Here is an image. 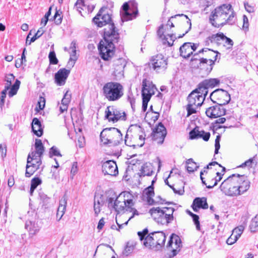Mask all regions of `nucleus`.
<instances>
[{
	"mask_svg": "<svg viewBox=\"0 0 258 258\" xmlns=\"http://www.w3.org/2000/svg\"><path fill=\"white\" fill-rule=\"evenodd\" d=\"M94 23L99 27L107 25L104 28V40L100 41L98 46L100 55L105 60H109L114 54V43L118 42L119 34L111 22L110 15L105 12L102 8L93 18Z\"/></svg>",
	"mask_w": 258,
	"mask_h": 258,
	"instance_id": "nucleus-1",
	"label": "nucleus"
},
{
	"mask_svg": "<svg viewBox=\"0 0 258 258\" xmlns=\"http://www.w3.org/2000/svg\"><path fill=\"white\" fill-rule=\"evenodd\" d=\"M134 197L127 191L120 193L117 197L112 192L104 195L96 192L94 196V210H124V208L136 210Z\"/></svg>",
	"mask_w": 258,
	"mask_h": 258,
	"instance_id": "nucleus-2",
	"label": "nucleus"
},
{
	"mask_svg": "<svg viewBox=\"0 0 258 258\" xmlns=\"http://www.w3.org/2000/svg\"><path fill=\"white\" fill-rule=\"evenodd\" d=\"M235 20L236 14L230 4L218 6L211 12V24L215 27L232 25Z\"/></svg>",
	"mask_w": 258,
	"mask_h": 258,
	"instance_id": "nucleus-3",
	"label": "nucleus"
},
{
	"mask_svg": "<svg viewBox=\"0 0 258 258\" xmlns=\"http://www.w3.org/2000/svg\"><path fill=\"white\" fill-rule=\"evenodd\" d=\"M210 87V80H206L199 84V88L194 90L187 97L186 107L187 116L196 112L198 106L202 105Z\"/></svg>",
	"mask_w": 258,
	"mask_h": 258,
	"instance_id": "nucleus-4",
	"label": "nucleus"
},
{
	"mask_svg": "<svg viewBox=\"0 0 258 258\" xmlns=\"http://www.w3.org/2000/svg\"><path fill=\"white\" fill-rule=\"evenodd\" d=\"M148 233L147 229L142 232H138V234L143 244L147 248L155 250H160L165 244L166 236L164 232L161 231L154 232L146 236Z\"/></svg>",
	"mask_w": 258,
	"mask_h": 258,
	"instance_id": "nucleus-5",
	"label": "nucleus"
},
{
	"mask_svg": "<svg viewBox=\"0 0 258 258\" xmlns=\"http://www.w3.org/2000/svg\"><path fill=\"white\" fill-rule=\"evenodd\" d=\"M104 97L109 101L119 100L124 94L123 86L119 83L110 82L104 84L102 88Z\"/></svg>",
	"mask_w": 258,
	"mask_h": 258,
	"instance_id": "nucleus-6",
	"label": "nucleus"
},
{
	"mask_svg": "<svg viewBox=\"0 0 258 258\" xmlns=\"http://www.w3.org/2000/svg\"><path fill=\"white\" fill-rule=\"evenodd\" d=\"M239 179L237 174H233L228 176L221 184V190L225 195L234 197L240 195L238 190V181Z\"/></svg>",
	"mask_w": 258,
	"mask_h": 258,
	"instance_id": "nucleus-7",
	"label": "nucleus"
},
{
	"mask_svg": "<svg viewBox=\"0 0 258 258\" xmlns=\"http://www.w3.org/2000/svg\"><path fill=\"white\" fill-rule=\"evenodd\" d=\"M100 139L103 144L112 146L118 145L122 141L120 131L115 127L104 128L100 134Z\"/></svg>",
	"mask_w": 258,
	"mask_h": 258,
	"instance_id": "nucleus-8",
	"label": "nucleus"
},
{
	"mask_svg": "<svg viewBox=\"0 0 258 258\" xmlns=\"http://www.w3.org/2000/svg\"><path fill=\"white\" fill-rule=\"evenodd\" d=\"M142 95L143 97L142 110L145 111L147 108L148 103L151 97L157 91V88L152 82L146 79L143 80Z\"/></svg>",
	"mask_w": 258,
	"mask_h": 258,
	"instance_id": "nucleus-9",
	"label": "nucleus"
},
{
	"mask_svg": "<svg viewBox=\"0 0 258 258\" xmlns=\"http://www.w3.org/2000/svg\"><path fill=\"white\" fill-rule=\"evenodd\" d=\"M105 117L109 122L113 123L119 120H125L126 119V113L114 106H108L105 111Z\"/></svg>",
	"mask_w": 258,
	"mask_h": 258,
	"instance_id": "nucleus-10",
	"label": "nucleus"
},
{
	"mask_svg": "<svg viewBox=\"0 0 258 258\" xmlns=\"http://www.w3.org/2000/svg\"><path fill=\"white\" fill-rule=\"evenodd\" d=\"M167 59L161 54L153 56L149 63L150 67L157 73L165 71L167 68Z\"/></svg>",
	"mask_w": 258,
	"mask_h": 258,
	"instance_id": "nucleus-11",
	"label": "nucleus"
},
{
	"mask_svg": "<svg viewBox=\"0 0 258 258\" xmlns=\"http://www.w3.org/2000/svg\"><path fill=\"white\" fill-rule=\"evenodd\" d=\"M166 213L165 211H149V214L158 224L164 225L171 223L173 220V212Z\"/></svg>",
	"mask_w": 258,
	"mask_h": 258,
	"instance_id": "nucleus-12",
	"label": "nucleus"
},
{
	"mask_svg": "<svg viewBox=\"0 0 258 258\" xmlns=\"http://www.w3.org/2000/svg\"><path fill=\"white\" fill-rule=\"evenodd\" d=\"M230 94L221 89H216L211 93V101L220 105H225L230 101Z\"/></svg>",
	"mask_w": 258,
	"mask_h": 258,
	"instance_id": "nucleus-13",
	"label": "nucleus"
},
{
	"mask_svg": "<svg viewBox=\"0 0 258 258\" xmlns=\"http://www.w3.org/2000/svg\"><path fill=\"white\" fill-rule=\"evenodd\" d=\"M35 150L31 151L28 154L27 162L31 163L33 160H41V158L45 150L44 147L41 140L37 139L35 140Z\"/></svg>",
	"mask_w": 258,
	"mask_h": 258,
	"instance_id": "nucleus-14",
	"label": "nucleus"
},
{
	"mask_svg": "<svg viewBox=\"0 0 258 258\" xmlns=\"http://www.w3.org/2000/svg\"><path fill=\"white\" fill-rule=\"evenodd\" d=\"M126 62L124 59L119 58L112 61V75L115 77L116 80H120L123 76V69L125 66Z\"/></svg>",
	"mask_w": 258,
	"mask_h": 258,
	"instance_id": "nucleus-15",
	"label": "nucleus"
},
{
	"mask_svg": "<svg viewBox=\"0 0 258 258\" xmlns=\"http://www.w3.org/2000/svg\"><path fill=\"white\" fill-rule=\"evenodd\" d=\"M211 166L218 165V168L213 170L212 173L214 176L213 178L211 180V188L217 185L218 182H219L222 178L223 175L225 172V168L222 166L220 164H218L217 162L212 161L210 163Z\"/></svg>",
	"mask_w": 258,
	"mask_h": 258,
	"instance_id": "nucleus-16",
	"label": "nucleus"
},
{
	"mask_svg": "<svg viewBox=\"0 0 258 258\" xmlns=\"http://www.w3.org/2000/svg\"><path fill=\"white\" fill-rule=\"evenodd\" d=\"M166 135V130L164 125L160 123L152 133V140L158 144H162Z\"/></svg>",
	"mask_w": 258,
	"mask_h": 258,
	"instance_id": "nucleus-17",
	"label": "nucleus"
},
{
	"mask_svg": "<svg viewBox=\"0 0 258 258\" xmlns=\"http://www.w3.org/2000/svg\"><path fill=\"white\" fill-rule=\"evenodd\" d=\"M180 245L181 240L180 238L177 235L172 234L167 243V248L169 250L172 251L173 256L176 255L180 250Z\"/></svg>",
	"mask_w": 258,
	"mask_h": 258,
	"instance_id": "nucleus-18",
	"label": "nucleus"
},
{
	"mask_svg": "<svg viewBox=\"0 0 258 258\" xmlns=\"http://www.w3.org/2000/svg\"><path fill=\"white\" fill-rule=\"evenodd\" d=\"M158 35L163 40V43L167 44L168 46H172L176 39L175 35L169 34L168 32L164 31V26L161 25L157 32Z\"/></svg>",
	"mask_w": 258,
	"mask_h": 258,
	"instance_id": "nucleus-19",
	"label": "nucleus"
},
{
	"mask_svg": "<svg viewBox=\"0 0 258 258\" xmlns=\"http://www.w3.org/2000/svg\"><path fill=\"white\" fill-rule=\"evenodd\" d=\"M70 73V69H66L65 68L60 69L54 75L55 83L58 86H63L66 82V80Z\"/></svg>",
	"mask_w": 258,
	"mask_h": 258,
	"instance_id": "nucleus-20",
	"label": "nucleus"
},
{
	"mask_svg": "<svg viewBox=\"0 0 258 258\" xmlns=\"http://www.w3.org/2000/svg\"><path fill=\"white\" fill-rule=\"evenodd\" d=\"M102 171L105 174L111 176H115L118 172L116 163L112 160L107 161L103 163Z\"/></svg>",
	"mask_w": 258,
	"mask_h": 258,
	"instance_id": "nucleus-21",
	"label": "nucleus"
},
{
	"mask_svg": "<svg viewBox=\"0 0 258 258\" xmlns=\"http://www.w3.org/2000/svg\"><path fill=\"white\" fill-rule=\"evenodd\" d=\"M123 12L121 14L122 21H127L135 18L137 15L138 11L136 10L132 13L127 3H124L122 6Z\"/></svg>",
	"mask_w": 258,
	"mask_h": 258,
	"instance_id": "nucleus-22",
	"label": "nucleus"
},
{
	"mask_svg": "<svg viewBox=\"0 0 258 258\" xmlns=\"http://www.w3.org/2000/svg\"><path fill=\"white\" fill-rule=\"evenodd\" d=\"M197 46L195 44L192 45L191 43H184L180 47V55L184 58H188L195 51Z\"/></svg>",
	"mask_w": 258,
	"mask_h": 258,
	"instance_id": "nucleus-23",
	"label": "nucleus"
},
{
	"mask_svg": "<svg viewBox=\"0 0 258 258\" xmlns=\"http://www.w3.org/2000/svg\"><path fill=\"white\" fill-rule=\"evenodd\" d=\"M237 175H238L239 179L238 181V190H239L240 195H241L249 188L250 182L247 177L244 175L237 174Z\"/></svg>",
	"mask_w": 258,
	"mask_h": 258,
	"instance_id": "nucleus-24",
	"label": "nucleus"
},
{
	"mask_svg": "<svg viewBox=\"0 0 258 258\" xmlns=\"http://www.w3.org/2000/svg\"><path fill=\"white\" fill-rule=\"evenodd\" d=\"M210 138V133H205L203 130H200L198 127L195 128L189 133V138L196 139L203 138L205 141H208Z\"/></svg>",
	"mask_w": 258,
	"mask_h": 258,
	"instance_id": "nucleus-25",
	"label": "nucleus"
},
{
	"mask_svg": "<svg viewBox=\"0 0 258 258\" xmlns=\"http://www.w3.org/2000/svg\"><path fill=\"white\" fill-rule=\"evenodd\" d=\"M184 17L186 19H187L188 21H187V24L188 25V29L185 31V33H183L182 35L179 36L178 38H182L185 34H186L191 29V23L190 20L188 18L187 16L184 15V14H178L175 15L174 16H172L170 17V18L169 19V20L167 22V24L164 26V31H168V28L170 27V28L174 27V26L173 25V22L171 21V19L176 18V17Z\"/></svg>",
	"mask_w": 258,
	"mask_h": 258,
	"instance_id": "nucleus-26",
	"label": "nucleus"
},
{
	"mask_svg": "<svg viewBox=\"0 0 258 258\" xmlns=\"http://www.w3.org/2000/svg\"><path fill=\"white\" fill-rule=\"evenodd\" d=\"M192 210L198 209H207L208 208L207 199L205 197L195 198L191 205Z\"/></svg>",
	"mask_w": 258,
	"mask_h": 258,
	"instance_id": "nucleus-27",
	"label": "nucleus"
},
{
	"mask_svg": "<svg viewBox=\"0 0 258 258\" xmlns=\"http://www.w3.org/2000/svg\"><path fill=\"white\" fill-rule=\"evenodd\" d=\"M25 228L31 236L36 234L40 230V227L35 221H28L25 224Z\"/></svg>",
	"mask_w": 258,
	"mask_h": 258,
	"instance_id": "nucleus-28",
	"label": "nucleus"
},
{
	"mask_svg": "<svg viewBox=\"0 0 258 258\" xmlns=\"http://www.w3.org/2000/svg\"><path fill=\"white\" fill-rule=\"evenodd\" d=\"M222 105L217 104L211 106V119L220 117L225 114V110Z\"/></svg>",
	"mask_w": 258,
	"mask_h": 258,
	"instance_id": "nucleus-29",
	"label": "nucleus"
},
{
	"mask_svg": "<svg viewBox=\"0 0 258 258\" xmlns=\"http://www.w3.org/2000/svg\"><path fill=\"white\" fill-rule=\"evenodd\" d=\"M28 163L26 165V170L25 172V176L27 177H30L34 173L40 168V166L42 164L41 160L36 161V163Z\"/></svg>",
	"mask_w": 258,
	"mask_h": 258,
	"instance_id": "nucleus-30",
	"label": "nucleus"
},
{
	"mask_svg": "<svg viewBox=\"0 0 258 258\" xmlns=\"http://www.w3.org/2000/svg\"><path fill=\"white\" fill-rule=\"evenodd\" d=\"M76 45V43L75 42H72L70 47V58L68 62V68L70 69L74 66L75 62L77 59Z\"/></svg>",
	"mask_w": 258,
	"mask_h": 258,
	"instance_id": "nucleus-31",
	"label": "nucleus"
},
{
	"mask_svg": "<svg viewBox=\"0 0 258 258\" xmlns=\"http://www.w3.org/2000/svg\"><path fill=\"white\" fill-rule=\"evenodd\" d=\"M32 129L34 134L41 137L43 134V130L40 121L37 118H34L32 122Z\"/></svg>",
	"mask_w": 258,
	"mask_h": 258,
	"instance_id": "nucleus-32",
	"label": "nucleus"
},
{
	"mask_svg": "<svg viewBox=\"0 0 258 258\" xmlns=\"http://www.w3.org/2000/svg\"><path fill=\"white\" fill-rule=\"evenodd\" d=\"M71 94L69 91H67L63 96L61 100V104L59 107V110L61 113L67 111L68 109L69 104L71 101Z\"/></svg>",
	"mask_w": 258,
	"mask_h": 258,
	"instance_id": "nucleus-33",
	"label": "nucleus"
},
{
	"mask_svg": "<svg viewBox=\"0 0 258 258\" xmlns=\"http://www.w3.org/2000/svg\"><path fill=\"white\" fill-rule=\"evenodd\" d=\"M140 173V176H150L153 172L152 166L150 163H146L142 166Z\"/></svg>",
	"mask_w": 258,
	"mask_h": 258,
	"instance_id": "nucleus-34",
	"label": "nucleus"
},
{
	"mask_svg": "<svg viewBox=\"0 0 258 258\" xmlns=\"http://www.w3.org/2000/svg\"><path fill=\"white\" fill-rule=\"evenodd\" d=\"M223 33L219 32L211 36V43L213 44H216L220 46L222 44L223 37L224 36Z\"/></svg>",
	"mask_w": 258,
	"mask_h": 258,
	"instance_id": "nucleus-35",
	"label": "nucleus"
},
{
	"mask_svg": "<svg viewBox=\"0 0 258 258\" xmlns=\"http://www.w3.org/2000/svg\"><path fill=\"white\" fill-rule=\"evenodd\" d=\"M136 245V243L135 241H128L126 243L125 247L122 252L123 254L125 256H128L133 251Z\"/></svg>",
	"mask_w": 258,
	"mask_h": 258,
	"instance_id": "nucleus-36",
	"label": "nucleus"
},
{
	"mask_svg": "<svg viewBox=\"0 0 258 258\" xmlns=\"http://www.w3.org/2000/svg\"><path fill=\"white\" fill-rule=\"evenodd\" d=\"M222 41V42L221 45L225 47L227 49H232L234 43L231 39L224 35V37H223V40Z\"/></svg>",
	"mask_w": 258,
	"mask_h": 258,
	"instance_id": "nucleus-37",
	"label": "nucleus"
},
{
	"mask_svg": "<svg viewBox=\"0 0 258 258\" xmlns=\"http://www.w3.org/2000/svg\"><path fill=\"white\" fill-rule=\"evenodd\" d=\"M186 169L188 172H193L198 167L197 163L192 159H189L186 161Z\"/></svg>",
	"mask_w": 258,
	"mask_h": 258,
	"instance_id": "nucleus-38",
	"label": "nucleus"
},
{
	"mask_svg": "<svg viewBox=\"0 0 258 258\" xmlns=\"http://www.w3.org/2000/svg\"><path fill=\"white\" fill-rule=\"evenodd\" d=\"M249 229L250 231L252 232L258 231V215H256L252 219L249 225Z\"/></svg>",
	"mask_w": 258,
	"mask_h": 258,
	"instance_id": "nucleus-39",
	"label": "nucleus"
},
{
	"mask_svg": "<svg viewBox=\"0 0 258 258\" xmlns=\"http://www.w3.org/2000/svg\"><path fill=\"white\" fill-rule=\"evenodd\" d=\"M211 57H212V59H211V66L214 64L215 62H219V59L220 58V53L217 51L213 50L211 49Z\"/></svg>",
	"mask_w": 258,
	"mask_h": 258,
	"instance_id": "nucleus-40",
	"label": "nucleus"
},
{
	"mask_svg": "<svg viewBox=\"0 0 258 258\" xmlns=\"http://www.w3.org/2000/svg\"><path fill=\"white\" fill-rule=\"evenodd\" d=\"M15 77L12 74H8L6 76L5 81L7 82L5 87L6 89H10L12 85V82L14 80Z\"/></svg>",
	"mask_w": 258,
	"mask_h": 258,
	"instance_id": "nucleus-41",
	"label": "nucleus"
},
{
	"mask_svg": "<svg viewBox=\"0 0 258 258\" xmlns=\"http://www.w3.org/2000/svg\"><path fill=\"white\" fill-rule=\"evenodd\" d=\"M41 180L38 177H34L31 180L30 191L32 194L37 186L41 183Z\"/></svg>",
	"mask_w": 258,
	"mask_h": 258,
	"instance_id": "nucleus-42",
	"label": "nucleus"
},
{
	"mask_svg": "<svg viewBox=\"0 0 258 258\" xmlns=\"http://www.w3.org/2000/svg\"><path fill=\"white\" fill-rule=\"evenodd\" d=\"M186 212L189 215H190L192 217V220L194 222L196 226V229L198 230H200V222L199 221V216L198 215L191 213L190 212V211H186Z\"/></svg>",
	"mask_w": 258,
	"mask_h": 258,
	"instance_id": "nucleus-43",
	"label": "nucleus"
},
{
	"mask_svg": "<svg viewBox=\"0 0 258 258\" xmlns=\"http://www.w3.org/2000/svg\"><path fill=\"white\" fill-rule=\"evenodd\" d=\"M245 227L244 225H240L233 230L232 234L237 236L239 238L243 233Z\"/></svg>",
	"mask_w": 258,
	"mask_h": 258,
	"instance_id": "nucleus-44",
	"label": "nucleus"
},
{
	"mask_svg": "<svg viewBox=\"0 0 258 258\" xmlns=\"http://www.w3.org/2000/svg\"><path fill=\"white\" fill-rule=\"evenodd\" d=\"M44 32V31L42 29V28H40L39 30H38L35 34L31 38L28 44L30 45L32 42H34L37 39L42 36Z\"/></svg>",
	"mask_w": 258,
	"mask_h": 258,
	"instance_id": "nucleus-45",
	"label": "nucleus"
},
{
	"mask_svg": "<svg viewBox=\"0 0 258 258\" xmlns=\"http://www.w3.org/2000/svg\"><path fill=\"white\" fill-rule=\"evenodd\" d=\"M144 194L146 195L148 198H151L154 196V188L152 185H150L146 188L144 191Z\"/></svg>",
	"mask_w": 258,
	"mask_h": 258,
	"instance_id": "nucleus-46",
	"label": "nucleus"
},
{
	"mask_svg": "<svg viewBox=\"0 0 258 258\" xmlns=\"http://www.w3.org/2000/svg\"><path fill=\"white\" fill-rule=\"evenodd\" d=\"M221 139V136L218 133V135H217L215 141V155H214V159H216L215 157V154H217L218 153L219 150L220 148V141Z\"/></svg>",
	"mask_w": 258,
	"mask_h": 258,
	"instance_id": "nucleus-47",
	"label": "nucleus"
},
{
	"mask_svg": "<svg viewBox=\"0 0 258 258\" xmlns=\"http://www.w3.org/2000/svg\"><path fill=\"white\" fill-rule=\"evenodd\" d=\"M48 58L50 63L53 64H57L58 61L56 57L55 53L54 51H52L49 52V54L48 55Z\"/></svg>",
	"mask_w": 258,
	"mask_h": 258,
	"instance_id": "nucleus-48",
	"label": "nucleus"
},
{
	"mask_svg": "<svg viewBox=\"0 0 258 258\" xmlns=\"http://www.w3.org/2000/svg\"><path fill=\"white\" fill-rule=\"evenodd\" d=\"M98 249L106 251L107 254H109L111 252V250H113L112 247L107 244H101L98 246L97 250Z\"/></svg>",
	"mask_w": 258,
	"mask_h": 258,
	"instance_id": "nucleus-49",
	"label": "nucleus"
},
{
	"mask_svg": "<svg viewBox=\"0 0 258 258\" xmlns=\"http://www.w3.org/2000/svg\"><path fill=\"white\" fill-rule=\"evenodd\" d=\"M238 239L239 238L237 237V236L232 233L231 236L227 239L226 243L228 245H232L236 242Z\"/></svg>",
	"mask_w": 258,
	"mask_h": 258,
	"instance_id": "nucleus-50",
	"label": "nucleus"
},
{
	"mask_svg": "<svg viewBox=\"0 0 258 258\" xmlns=\"http://www.w3.org/2000/svg\"><path fill=\"white\" fill-rule=\"evenodd\" d=\"M50 156H61V154L60 153L59 150L57 148L54 146H53L51 148L49 152Z\"/></svg>",
	"mask_w": 258,
	"mask_h": 258,
	"instance_id": "nucleus-51",
	"label": "nucleus"
},
{
	"mask_svg": "<svg viewBox=\"0 0 258 258\" xmlns=\"http://www.w3.org/2000/svg\"><path fill=\"white\" fill-rule=\"evenodd\" d=\"M145 135L143 132L141 133V134L139 135V141L137 144V146L139 147H142L145 143Z\"/></svg>",
	"mask_w": 258,
	"mask_h": 258,
	"instance_id": "nucleus-52",
	"label": "nucleus"
},
{
	"mask_svg": "<svg viewBox=\"0 0 258 258\" xmlns=\"http://www.w3.org/2000/svg\"><path fill=\"white\" fill-rule=\"evenodd\" d=\"M67 199L65 197H63L59 201V205L58 210H65L66 208Z\"/></svg>",
	"mask_w": 258,
	"mask_h": 258,
	"instance_id": "nucleus-53",
	"label": "nucleus"
},
{
	"mask_svg": "<svg viewBox=\"0 0 258 258\" xmlns=\"http://www.w3.org/2000/svg\"><path fill=\"white\" fill-rule=\"evenodd\" d=\"M244 6L245 10L249 13H252L254 12V7L251 5H250L247 2L244 3Z\"/></svg>",
	"mask_w": 258,
	"mask_h": 258,
	"instance_id": "nucleus-54",
	"label": "nucleus"
},
{
	"mask_svg": "<svg viewBox=\"0 0 258 258\" xmlns=\"http://www.w3.org/2000/svg\"><path fill=\"white\" fill-rule=\"evenodd\" d=\"M9 89H6L5 87L4 90H3L1 93V95L0 96V105L3 106L4 104L5 103V99L6 97V94L7 91Z\"/></svg>",
	"mask_w": 258,
	"mask_h": 258,
	"instance_id": "nucleus-55",
	"label": "nucleus"
},
{
	"mask_svg": "<svg viewBox=\"0 0 258 258\" xmlns=\"http://www.w3.org/2000/svg\"><path fill=\"white\" fill-rule=\"evenodd\" d=\"M243 19V29L246 31H247L248 30L249 27V22L248 18L246 15H243L242 17Z\"/></svg>",
	"mask_w": 258,
	"mask_h": 258,
	"instance_id": "nucleus-56",
	"label": "nucleus"
},
{
	"mask_svg": "<svg viewBox=\"0 0 258 258\" xmlns=\"http://www.w3.org/2000/svg\"><path fill=\"white\" fill-rule=\"evenodd\" d=\"M249 218V215L247 212H245L244 214L242 215L241 218L240 223L241 225H244L245 227L247 224V220Z\"/></svg>",
	"mask_w": 258,
	"mask_h": 258,
	"instance_id": "nucleus-57",
	"label": "nucleus"
},
{
	"mask_svg": "<svg viewBox=\"0 0 258 258\" xmlns=\"http://www.w3.org/2000/svg\"><path fill=\"white\" fill-rule=\"evenodd\" d=\"M53 19L55 23L57 25H58L61 23L62 18L58 11H56L55 15L53 16Z\"/></svg>",
	"mask_w": 258,
	"mask_h": 258,
	"instance_id": "nucleus-58",
	"label": "nucleus"
},
{
	"mask_svg": "<svg viewBox=\"0 0 258 258\" xmlns=\"http://www.w3.org/2000/svg\"><path fill=\"white\" fill-rule=\"evenodd\" d=\"M85 144V138L83 136H79L78 138V141L77 145L80 147V148H83Z\"/></svg>",
	"mask_w": 258,
	"mask_h": 258,
	"instance_id": "nucleus-59",
	"label": "nucleus"
},
{
	"mask_svg": "<svg viewBox=\"0 0 258 258\" xmlns=\"http://www.w3.org/2000/svg\"><path fill=\"white\" fill-rule=\"evenodd\" d=\"M254 157L252 158H250L248 160H246V161H245L243 163H242L241 164L240 167H245V166L251 167L252 164L254 161Z\"/></svg>",
	"mask_w": 258,
	"mask_h": 258,
	"instance_id": "nucleus-60",
	"label": "nucleus"
},
{
	"mask_svg": "<svg viewBox=\"0 0 258 258\" xmlns=\"http://www.w3.org/2000/svg\"><path fill=\"white\" fill-rule=\"evenodd\" d=\"M78 172V164L77 162H74L72 164L71 174L74 176Z\"/></svg>",
	"mask_w": 258,
	"mask_h": 258,
	"instance_id": "nucleus-61",
	"label": "nucleus"
},
{
	"mask_svg": "<svg viewBox=\"0 0 258 258\" xmlns=\"http://www.w3.org/2000/svg\"><path fill=\"white\" fill-rule=\"evenodd\" d=\"M0 152L1 153V156L3 158L6 156L7 154V147L5 145H0Z\"/></svg>",
	"mask_w": 258,
	"mask_h": 258,
	"instance_id": "nucleus-62",
	"label": "nucleus"
},
{
	"mask_svg": "<svg viewBox=\"0 0 258 258\" xmlns=\"http://www.w3.org/2000/svg\"><path fill=\"white\" fill-rule=\"evenodd\" d=\"M220 80L218 79H211V88L219 86Z\"/></svg>",
	"mask_w": 258,
	"mask_h": 258,
	"instance_id": "nucleus-63",
	"label": "nucleus"
},
{
	"mask_svg": "<svg viewBox=\"0 0 258 258\" xmlns=\"http://www.w3.org/2000/svg\"><path fill=\"white\" fill-rule=\"evenodd\" d=\"M45 99L43 97H40L39 100L38 102L39 109L42 110L45 106Z\"/></svg>",
	"mask_w": 258,
	"mask_h": 258,
	"instance_id": "nucleus-64",
	"label": "nucleus"
}]
</instances>
